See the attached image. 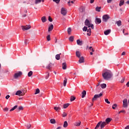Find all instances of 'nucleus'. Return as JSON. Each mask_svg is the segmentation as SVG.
<instances>
[{"instance_id":"nucleus-9","label":"nucleus","mask_w":129,"mask_h":129,"mask_svg":"<svg viewBox=\"0 0 129 129\" xmlns=\"http://www.w3.org/2000/svg\"><path fill=\"white\" fill-rule=\"evenodd\" d=\"M123 107H127V99H124L123 100Z\"/></svg>"},{"instance_id":"nucleus-5","label":"nucleus","mask_w":129,"mask_h":129,"mask_svg":"<svg viewBox=\"0 0 129 129\" xmlns=\"http://www.w3.org/2000/svg\"><path fill=\"white\" fill-rule=\"evenodd\" d=\"M21 28L23 31H28V30H30V29H31V25L22 26Z\"/></svg>"},{"instance_id":"nucleus-26","label":"nucleus","mask_w":129,"mask_h":129,"mask_svg":"<svg viewBox=\"0 0 129 129\" xmlns=\"http://www.w3.org/2000/svg\"><path fill=\"white\" fill-rule=\"evenodd\" d=\"M87 31L88 32V33H87L88 36H90L91 35V29L89 28Z\"/></svg>"},{"instance_id":"nucleus-57","label":"nucleus","mask_w":129,"mask_h":129,"mask_svg":"<svg viewBox=\"0 0 129 129\" xmlns=\"http://www.w3.org/2000/svg\"><path fill=\"white\" fill-rule=\"evenodd\" d=\"M113 0H107V3L108 4H110V3H111V2H112Z\"/></svg>"},{"instance_id":"nucleus-38","label":"nucleus","mask_w":129,"mask_h":129,"mask_svg":"<svg viewBox=\"0 0 129 129\" xmlns=\"http://www.w3.org/2000/svg\"><path fill=\"white\" fill-rule=\"evenodd\" d=\"M116 24L118 27H120V26L121 25V21L119 20L116 22Z\"/></svg>"},{"instance_id":"nucleus-29","label":"nucleus","mask_w":129,"mask_h":129,"mask_svg":"<svg viewBox=\"0 0 129 129\" xmlns=\"http://www.w3.org/2000/svg\"><path fill=\"white\" fill-rule=\"evenodd\" d=\"M69 105H70V104H69V103H67V104H63V108L64 109L67 108V107H68V106Z\"/></svg>"},{"instance_id":"nucleus-22","label":"nucleus","mask_w":129,"mask_h":129,"mask_svg":"<svg viewBox=\"0 0 129 129\" xmlns=\"http://www.w3.org/2000/svg\"><path fill=\"white\" fill-rule=\"evenodd\" d=\"M41 21H42V23H45V22H47V19L46 18V17L45 16H43L41 18Z\"/></svg>"},{"instance_id":"nucleus-34","label":"nucleus","mask_w":129,"mask_h":129,"mask_svg":"<svg viewBox=\"0 0 129 129\" xmlns=\"http://www.w3.org/2000/svg\"><path fill=\"white\" fill-rule=\"evenodd\" d=\"M96 12H100V10H101V7H97L95 9Z\"/></svg>"},{"instance_id":"nucleus-54","label":"nucleus","mask_w":129,"mask_h":129,"mask_svg":"<svg viewBox=\"0 0 129 129\" xmlns=\"http://www.w3.org/2000/svg\"><path fill=\"white\" fill-rule=\"evenodd\" d=\"M27 129H30V128H31V125H30V124H27Z\"/></svg>"},{"instance_id":"nucleus-59","label":"nucleus","mask_w":129,"mask_h":129,"mask_svg":"<svg viewBox=\"0 0 129 129\" xmlns=\"http://www.w3.org/2000/svg\"><path fill=\"white\" fill-rule=\"evenodd\" d=\"M90 4H93V3H94V0H90Z\"/></svg>"},{"instance_id":"nucleus-53","label":"nucleus","mask_w":129,"mask_h":129,"mask_svg":"<svg viewBox=\"0 0 129 129\" xmlns=\"http://www.w3.org/2000/svg\"><path fill=\"white\" fill-rule=\"evenodd\" d=\"M124 80H125V78H123L120 81L121 83H123V82H124Z\"/></svg>"},{"instance_id":"nucleus-11","label":"nucleus","mask_w":129,"mask_h":129,"mask_svg":"<svg viewBox=\"0 0 129 129\" xmlns=\"http://www.w3.org/2000/svg\"><path fill=\"white\" fill-rule=\"evenodd\" d=\"M80 59L79 60V62L81 64V63H84V57L83 56H81L79 57Z\"/></svg>"},{"instance_id":"nucleus-23","label":"nucleus","mask_w":129,"mask_h":129,"mask_svg":"<svg viewBox=\"0 0 129 129\" xmlns=\"http://www.w3.org/2000/svg\"><path fill=\"white\" fill-rule=\"evenodd\" d=\"M80 12H81V13H83L84 12H85V8L83 7H81L80 8Z\"/></svg>"},{"instance_id":"nucleus-49","label":"nucleus","mask_w":129,"mask_h":129,"mask_svg":"<svg viewBox=\"0 0 129 129\" xmlns=\"http://www.w3.org/2000/svg\"><path fill=\"white\" fill-rule=\"evenodd\" d=\"M66 116H67V113H66V112H63L62 117H66Z\"/></svg>"},{"instance_id":"nucleus-40","label":"nucleus","mask_w":129,"mask_h":129,"mask_svg":"<svg viewBox=\"0 0 129 129\" xmlns=\"http://www.w3.org/2000/svg\"><path fill=\"white\" fill-rule=\"evenodd\" d=\"M40 93V89H36L35 91V94H39Z\"/></svg>"},{"instance_id":"nucleus-10","label":"nucleus","mask_w":129,"mask_h":129,"mask_svg":"<svg viewBox=\"0 0 129 129\" xmlns=\"http://www.w3.org/2000/svg\"><path fill=\"white\" fill-rule=\"evenodd\" d=\"M53 66H54V64H53V63H50L47 67H46V69H48V70H50V71H51V68H52V67H53Z\"/></svg>"},{"instance_id":"nucleus-19","label":"nucleus","mask_w":129,"mask_h":129,"mask_svg":"<svg viewBox=\"0 0 129 129\" xmlns=\"http://www.w3.org/2000/svg\"><path fill=\"white\" fill-rule=\"evenodd\" d=\"M15 94L16 95H18L19 96H21V95H22V91L21 90L17 91Z\"/></svg>"},{"instance_id":"nucleus-31","label":"nucleus","mask_w":129,"mask_h":129,"mask_svg":"<svg viewBox=\"0 0 129 129\" xmlns=\"http://www.w3.org/2000/svg\"><path fill=\"white\" fill-rule=\"evenodd\" d=\"M16 108H18V105H15L13 108L10 109V111H13L15 110V109H16Z\"/></svg>"},{"instance_id":"nucleus-32","label":"nucleus","mask_w":129,"mask_h":129,"mask_svg":"<svg viewBox=\"0 0 129 129\" xmlns=\"http://www.w3.org/2000/svg\"><path fill=\"white\" fill-rule=\"evenodd\" d=\"M101 87L102 89L106 88V84H102L101 85Z\"/></svg>"},{"instance_id":"nucleus-25","label":"nucleus","mask_w":129,"mask_h":129,"mask_svg":"<svg viewBox=\"0 0 129 129\" xmlns=\"http://www.w3.org/2000/svg\"><path fill=\"white\" fill-rule=\"evenodd\" d=\"M60 55H61V53L56 54V55H55V59H56V60H60Z\"/></svg>"},{"instance_id":"nucleus-56","label":"nucleus","mask_w":129,"mask_h":129,"mask_svg":"<svg viewBox=\"0 0 129 129\" xmlns=\"http://www.w3.org/2000/svg\"><path fill=\"white\" fill-rule=\"evenodd\" d=\"M90 27L92 29V30H93V29H94V25H93V24H91Z\"/></svg>"},{"instance_id":"nucleus-52","label":"nucleus","mask_w":129,"mask_h":129,"mask_svg":"<svg viewBox=\"0 0 129 129\" xmlns=\"http://www.w3.org/2000/svg\"><path fill=\"white\" fill-rule=\"evenodd\" d=\"M89 50H90V51H92L93 52H94V49H93V48H92V46H90L89 47Z\"/></svg>"},{"instance_id":"nucleus-50","label":"nucleus","mask_w":129,"mask_h":129,"mask_svg":"<svg viewBox=\"0 0 129 129\" xmlns=\"http://www.w3.org/2000/svg\"><path fill=\"white\" fill-rule=\"evenodd\" d=\"M48 21H49L50 22H53V19H52V18H51V17L49 16Z\"/></svg>"},{"instance_id":"nucleus-13","label":"nucleus","mask_w":129,"mask_h":129,"mask_svg":"<svg viewBox=\"0 0 129 129\" xmlns=\"http://www.w3.org/2000/svg\"><path fill=\"white\" fill-rule=\"evenodd\" d=\"M95 22L96 24H100V23H101V19H100V18H96Z\"/></svg>"},{"instance_id":"nucleus-55","label":"nucleus","mask_w":129,"mask_h":129,"mask_svg":"<svg viewBox=\"0 0 129 129\" xmlns=\"http://www.w3.org/2000/svg\"><path fill=\"white\" fill-rule=\"evenodd\" d=\"M4 111H9V108L6 107L4 109Z\"/></svg>"},{"instance_id":"nucleus-63","label":"nucleus","mask_w":129,"mask_h":129,"mask_svg":"<svg viewBox=\"0 0 129 129\" xmlns=\"http://www.w3.org/2000/svg\"><path fill=\"white\" fill-rule=\"evenodd\" d=\"M126 85V86H127V87H129V81L127 83Z\"/></svg>"},{"instance_id":"nucleus-2","label":"nucleus","mask_w":129,"mask_h":129,"mask_svg":"<svg viewBox=\"0 0 129 129\" xmlns=\"http://www.w3.org/2000/svg\"><path fill=\"white\" fill-rule=\"evenodd\" d=\"M106 122L105 121H99L96 125V127H95V129H97L99 126H100L101 129L103 128L105 125H107Z\"/></svg>"},{"instance_id":"nucleus-61","label":"nucleus","mask_w":129,"mask_h":129,"mask_svg":"<svg viewBox=\"0 0 129 129\" xmlns=\"http://www.w3.org/2000/svg\"><path fill=\"white\" fill-rule=\"evenodd\" d=\"M68 4H69V6H71V4H71V1H69L68 2Z\"/></svg>"},{"instance_id":"nucleus-15","label":"nucleus","mask_w":129,"mask_h":129,"mask_svg":"<svg viewBox=\"0 0 129 129\" xmlns=\"http://www.w3.org/2000/svg\"><path fill=\"white\" fill-rule=\"evenodd\" d=\"M77 44L79 46H82V45H83V43L82 42V41H81L79 39H78L77 40Z\"/></svg>"},{"instance_id":"nucleus-7","label":"nucleus","mask_w":129,"mask_h":129,"mask_svg":"<svg viewBox=\"0 0 129 129\" xmlns=\"http://www.w3.org/2000/svg\"><path fill=\"white\" fill-rule=\"evenodd\" d=\"M22 74L23 73H22V72H19L18 73L14 74V78H15V79H17V78H18V77H20V76H22Z\"/></svg>"},{"instance_id":"nucleus-35","label":"nucleus","mask_w":129,"mask_h":129,"mask_svg":"<svg viewBox=\"0 0 129 129\" xmlns=\"http://www.w3.org/2000/svg\"><path fill=\"white\" fill-rule=\"evenodd\" d=\"M24 109V107L23 106H21L18 107L17 109L18 111H20V110H23Z\"/></svg>"},{"instance_id":"nucleus-4","label":"nucleus","mask_w":129,"mask_h":129,"mask_svg":"<svg viewBox=\"0 0 129 129\" xmlns=\"http://www.w3.org/2000/svg\"><path fill=\"white\" fill-rule=\"evenodd\" d=\"M110 19V17H109V15L107 14L104 15L102 17V21L105 22V23H106L108 20Z\"/></svg>"},{"instance_id":"nucleus-27","label":"nucleus","mask_w":129,"mask_h":129,"mask_svg":"<svg viewBox=\"0 0 129 129\" xmlns=\"http://www.w3.org/2000/svg\"><path fill=\"white\" fill-rule=\"evenodd\" d=\"M41 2H42L43 3H44V0H35V4L36 5L38 4H40Z\"/></svg>"},{"instance_id":"nucleus-42","label":"nucleus","mask_w":129,"mask_h":129,"mask_svg":"<svg viewBox=\"0 0 129 129\" xmlns=\"http://www.w3.org/2000/svg\"><path fill=\"white\" fill-rule=\"evenodd\" d=\"M116 107H117V104H114L112 107V108L113 109H115Z\"/></svg>"},{"instance_id":"nucleus-3","label":"nucleus","mask_w":129,"mask_h":129,"mask_svg":"<svg viewBox=\"0 0 129 129\" xmlns=\"http://www.w3.org/2000/svg\"><path fill=\"white\" fill-rule=\"evenodd\" d=\"M102 95H103L102 93H100L99 94H95L92 99L93 102H94L95 100H97V98H99L100 97H101Z\"/></svg>"},{"instance_id":"nucleus-48","label":"nucleus","mask_w":129,"mask_h":129,"mask_svg":"<svg viewBox=\"0 0 129 129\" xmlns=\"http://www.w3.org/2000/svg\"><path fill=\"white\" fill-rule=\"evenodd\" d=\"M60 1L61 0H53V2L56 3V4H59V3H60Z\"/></svg>"},{"instance_id":"nucleus-44","label":"nucleus","mask_w":129,"mask_h":129,"mask_svg":"<svg viewBox=\"0 0 129 129\" xmlns=\"http://www.w3.org/2000/svg\"><path fill=\"white\" fill-rule=\"evenodd\" d=\"M46 39L47 41H51V37H50V35L47 36Z\"/></svg>"},{"instance_id":"nucleus-47","label":"nucleus","mask_w":129,"mask_h":129,"mask_svg":"<svg viewBox=\"0 0 129 129\" xmlns=\"http://www.w3.org/2000/svg\"><path fill=\"white\" fill-rule=\"evenodd\" d=\"M105 101L106 102V103H108V104H110V102L108 101V99H105Z\"/></svg>"},{"instance_id":"nucleus-33","label":"nucleus","mask_w":129,"mask_h":129,"mask_svg":"<svg viewBox=\"0 0 129 129\" xmlns=\"http://www.w3.org/2000/svg\"><path fill=\"white\" fill-rule=\"evenodd\" d=\"M32 75H33V71H30V72L28 73V77H31V76H32Z\"/></svg>"},{"instance_id":"nucleus-41","label":"nucleus","mask_w":129,"mask_h":129,"mask_svg":"<svg viewBox=\"0 0 129 129\" xmlns=\"http://www.w3.org/2000/svg\"><path fill=\"white\" fill-rule=\"evenodd\" d=\"M69 40H70L71 42H73V41L74 40V37H73V36H71V37L69 38Z\"/></svg>"},{"instance_id":"nucleus-58","label":"nucleus","mask_w":129,"mask_h":129,"mask_svg":"<svg viewBox=\"0 0 129 129\" xmlns=\"http://www.w3.org/2000/svg\"><path fill=\"white\" fill-rule=\"evenodd\" d=\"M10 97H11V96L9 95H8L7 96H6V99H9V98H10Z\"/></svg>"},{"instance_id":"nucleus-62","label":"nucleus","mask_w":129,"mask_h":129,"mask_svg":"<svg viewBox=\"0 0 129 129\" xmlns=\"http://www.w3.org/2000/svg\"><path fill=\"white\" fill-rule=\"evenodd\" d=\"M120 112L124 113H125V111H124V110H122L120 111Z\"/></svg>"},{"instance_id":"nucleus-64","label":"nucleus","mask_w":129,"mask_h":129,"mask_svg":"<svg viewBox=\"0 0 129 129\" xmlns=\"http://www.w3.org/2000/svg\"><path fill=\"white\" fill-rule=\"evenodd\" d=\"M124 129H129V125L126 126Z\"/></svg>"},{"instance_id":"nucleus-60","label":"nucleus","mask_w":129,"mask_h":129,"mask_svg":"<svg viewBox=\"0 0 129 129\" xmlns=\"http://www.w3.org/2000/svg\"><path fill=\"white\" fill-rule=\"evenodd\" d=\"M124 55H125V52L123 51V52L121 53V55H122V56H124Z\"/></svg>"},{"instance_id":"nucleus-17","label":"nucleus","mask_w":129,"mask_h":129,"mask_svg":"<svg viewBox=\"0 0 129 129\" xmlns=\"http://www.w3.org/2000/svg\"><path fill=\"white\" fill-rule=\"evenodd\" d=\"M76 55L78 58H80V56H81V53H80V51H77L76 52Z\"/></svg>"},{"instance_id":"nucleus-36","label":"nucleus","mask_w":129,"mask_h":129,"mask_svg":"<svg viewBox=\"0 0 129 129\" xmlns=\"http://www.w3.org/2000/svg\"><path fill=\"white\" fill-rule=\"evenodd\" d=\"M80 124H81V121H80V122H76V123H75V125L76 126H80Z\"/></svg>"},{"instance_id":"nucleus-12","label":"nucleus","mask_w":129,"mask_h":129,"mask_svg":"<svg viewBox=\"0 0 129 129\" xmlns=\"http://www.w3.org/2000/svg\"><path fill=\"white\" fill-rule=\"evenodd\" d=\"M53 29H54V25L51 24V25L48 27V32H51V31L53 30Z\"/></svg>"},{"instance_id":"nucleus-37","label":"nucleus","mask_w":129,"mask_h":129,"mask_svg":"<svg viewBox=\"0 0 129 129\" xmlns=\"http://www.w3.org/2000/svg\"><path fill=\"white\" fill-rule=\"evenodd\" d=\"M54 109L56 111H58V110H60L61 109V108H60V107H54Z\"/></svg>"},{"instance_id":"nucleus-6","label":"nucleus","mask_w":129,"mask_h":129,"mask_svg":"<svg viewBox=\"0 0 129 129\" xmlns=\"http://www.w3.org/2000/svg\"><path fill=\"white\" fill-rule=\"evenodd\" d=\"M60 13L62 16H66V15H67V10L64 8H61Z\"/></svg>"},{"instance_id":"nucleus-8","label":"nucleus","mask_w":129,"mask_h":129,"mask_svg":"<svg viewBox=\"0 0 129 129\" xmlns=\"http://www.w3.org/2000/svg\"><path fill=\"white\" fill-rule=\"evenodd\" d=\"M85 25L88 27V28H90L91 27V23H90V21L88 20V19H86L85 21Z\"/></svg>"},{"instance_id":"nucleus-28","label":"nucleus","mask_w":129,"mask_h":129,"mask_svg":"<svg viewBox=\"0 0 129 129\" xmlns=\"http://www.w3.org/2000/svg\"><path fill=\"white\" fill-rule=\"evenodd\" d=\"M68 126V122L67 121H65L63 123V127H67Z\"/></svg>"},{"instance_id":"nucleus-24","label":"nucleus","mask_w":129,"mask_h":129,"mask_svg":"<svg viewBox=\"0 0 129 129\" xmlns=\"http://www.w3.org/2000/svg\"><path fill=\"white\" fill-rule=\"evenodd\" d=\"M21 92H22V94L21 95V96H24V95H25V93L27 92V91L25 92V89H23L22 90Z\"/></svg>"},{"instance_id":"nucleus-30","label":"nucleus","mask_w":129,"mask_h":129,"mask_svg":"<svg viewBox=\"0 0 129 129\" xmlns=\"http://www.w3.org/2000/svg\"><path fill=\"white\" fill-rule=\"evenodd\" d=\"M75 99H76V97H74V96H72L71 97V99H70L71 101H74Z\"/></svg>"},{"instance_id":"nucleus-45","label":"nucleus","mask_w":129,"mask_h":129,"mask_svg":"<svg viewBox=\"0 0 129 129\" xmlns=\"http://www.w3.org/2000/svg\"><path fill=\"white\" fill-rule=\"evenodd\" d=\"M55 122H56V121L55 120V119H50V123H55Z\"/></svg>"},{"instance_id":"nucleus-21","label":"nucleus","mask_w":129,"mask_h":129,"mask_svg":"<svg viewBox=\"0 0 129 129\" xmlns=\"http://www.w3.org/2000/svg\"><path fill=\"white\" fill-rule=\"evenodd\" d=\"M123 5H124V1L120 0L119 4V7H121V6H123Z\"/></svg>"},{"instance_id":"nucleus-51","label":"nucleus","mask_w":129,"mask_h":129,"mask_svg":"<svg viewBox=\"0 0 129 129\" xmlns=\"http://www.w3.org/2000/svg\"><path fill=\"white\" fill-rule=\"evenodd\" d=\"M46 74H47V76H46L45 78H46V79H48L49 78L50 74L49 73V72H47Z\"/></svg>"},{"instance_id":"nucleus-39","label":"nucleus","mask_w":129,"mask_h":129,"mask_svg":"<svg viewBox=\"0 0 129 129\" xmlns=\"http://www.w3.org/2000/svg\"><path fill=\"white\" fill-rule=\"evenodd\" d=\"M66 84H67V79L65 78L63 81V86H66Z\"/></svg>"},{"instance_id":"nucleus-20","label":"nucleus","mask_w":129,"mask_h":129,"mask_svg":"<svg viewBox=\"0 0 129 129\" xmlns=\"http://www.w3.org/2000/svg\"><path fill=\"white\" fill-rule=\"evenodd\" d=\"M86 95V91L84 90L82 93V98H84Z\"/></svg>"},{"instance_id":"nucleus-43","label":"nucleus","mask_w":129,"mask_h":129,"mask_svg":"<svg viewBox=\"0 0 129 129\" xmlns=\"http://www.w3.org/2000/svg\"><path fill=\"white\" fill-rule=\"evenodd\" d=\"M71 28L70 27L68 29V33L69 34V35H70V34H71Z\"/></svg>"},{"instance_id":"nucleus-16","label":"nucleus","mask_w":129,"mask_h":129,"mask_svg":"<svg viewBox=\"0 0 129 129\" xmlns=\"http://www.w3.org/2000/svg\"><path fill=\"white\" fill-rule=\"evenodd\" d=\"M112 120V119L110 118H107L106 119H105V122L107 124H108L109 123V122H110Z\"/></svg>"},{"instance_id":"nucleus-46","label":"nucleus","mask_w":129,"mask_h":129,"mask_svg":"<svg viewBox=\"0 0 129 129\" xmlns=\"http://www.w3.org/2000/svg\"><path fill=\"white\" fill-rule=\"evenodd\" d=\"M87 27L85 26L84 27L83 29V31H84V32H86L87 31Z\"/></svg>"},{"instance_id":"nucleus-18","label":"nucleus","mask_w":129,"mask_h":129,"mask_svg":"<svg viewBox=\"0 0 129 129\" xmlns=\"http://www.w3.org/2000/svg\"><path fill=\"white\" fill-rule=\"evenodd\" d=\"M67 68V64H66V62L62 63V69L63 70H66Z\"/></svg>"},{"instance_id":"nucleus-1","label":"nucleus","mask_w":129,"mask_h":129,"mask_svg":"<svg viewBox=\"0 0 129 129\" xmlns=\"http://www.w3.org/2000/svg\"><path fill=\"white\" fill-rule=\"evenodd\" d=\"M102 76L105 80H108L112 77V73L110 71H106L102 74Z\"/></svg>"},{"instance_id":"nucleus-14","label":"nucleus","mask_w":129,"mask_h":129,"mask_svg":"<svg viewBox=\"0 0 129 129\" xmlns=\"http://www.w3.org/2000/svg\"><path fill=\"white\" fill-rule=\"evenodd\" d=\"M111 32V30H110V29L107 30L106 31L104 32V34L106 36H107V35H109V34H110Z\"/></svg>"}]
</instances>
